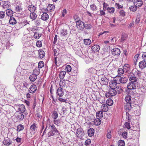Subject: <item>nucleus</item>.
<instances>
[{"label":"nucleus","instance_id":"9d476101","mask_svg":"<svg viewBox=\"0 0 146 146\" xmlns=\"http://www.w3.org/2000/svg\"><path fill=\"white\" fill-rule=\"evenodd\" d=\"M109 80L105 77H104L101 79V84L102 85H106L108 84Z\"/></svg>","mask_w":146,"mask_h":146},{"label":"nucleus","instance_id":"8fccbe9b","mask_svg":"<svg viewBox=\"0 0 146 146\" xmlns=\"http://www.w3.org/2000/svg\"><path fill=\"white\" fill-rule=\"evenodd\" d=\"M24 126L22 125H19L17 127V130L19 131H20L23 129Z\"/></svg>","mask_w":146,"mask_h":146},{"label":"nucleus","instance_id":"052dcab7","mask_svg":"<svg viewBox=\"0 0 146 146\" xmlns=\"http://www.w3.org/2000/svg\"><path fill=\"white\" fill-rule=\"evenodd\" d=\"M36 45L38 47H40L42 46V42L41 41L38 40L36 42Z\"/></svg>","mask_w":146,"mask_h":146},{"label":"nucleus","instance_id":"774afa93","mask_svg":"<svg viewBox=\"0 0 146 146\" xmlns=\"http://www.w3.org/2000/svg\"><path fill=\"white\" fill-rule=\"evenodd\" d=\"M142 57L144 60H146V52L143 53L142 54Z\"/></svg>","mask_w":146,"mask_h":146},{"label":"nucleus","instance_id":"aec40b11","mask_svg":"<svg viewBox=\"0 0 146 146\" xmlns=\"http://www.w3.org/2000/svg\"><path fill=\"white\" fill-rule=\"evenodd\" d=\"M129 80L131 82L134 83L135 82L137 81V78L134 75H132L129 76Z\"/></svg>","mask_w":146,"mask_h":146},{"label":"nucleus","instance_id":"1a4fd4ad","mask_svg":"<svg viewBox=\"0 0 146 146\" xmlns=\"http://www.w3.org/2000/svg\"><path fill=\"white\" fill-rule=\"evenodd\" d=\"M12 143V141L8 137L5 138L3 141V143L7 146L10 145Z\"/></svg>","mask_w":146,"mask_h":146},{"label":"nucleus","instance_id":"5fc2aeb1","mask_svg":"<svg viewBox=\"0 0 146 146\" xmlns=\"http://www.w3.org/2000/svg\"><path fill=\"white\" fill-rule=\"evenodd\" d=\"M107 3H104L103 4V10L104 11H106V10H107L108 8L109 7Z\"/></svg>","mask_w":146,"mask_h":146},{"label":"nucleus","instance_id":"f3484780","mask_svg":"<svg viewBox=\"0 0 146 146\" xmlns=\"http://www.w3.org/2000/svg\"><path fill=\"white\" fill-rule=\"evenodd\" d=\"M100 48V47L98 45H95L91 48L93 51L94 52H98Z\"/></svg>","mask_w":146,"mask_h":146},{"label":"nucleus","instance_id":"c9c22d12","mask_svg":"<svg viewBox=\"0 0 146 146\" xmlns=\"http://www.w3.org/2000/svg\"><path fill=\"white\" fill-rule=\"evenodd\" d=\"M94 122L95 124L96 125H99L101 123L100 118H97L96 119L94 120Z\"/></svg>","mask_w":146,"mask_h":146},{"label":"nucleus","instance_id":"4468645a","mask_svg":"<svg viewBox=\"0 0 146 146\" xmlns=\"http://www.w3.org/2000/svg\"><path fill=\"white\" fill-rule=\"evenodd\" d=\"M19 111H20L21 113H24L26 111V109L24 105L21 104L18 107Z\"/></svg>","mask_w":146,"mask_h":146},{"label":"nucleus","instance_id":"4c0bfd02","mask_svg":"<svg viewBox=\"0 0 146 146\" xmlns=\"http://www.w3.org/2000/svg\"><path fill=\"white\" fill-rule=\"evenodd\" d=\"M107 10L109 13H113L114 12L115 8L112 7H109L108 8Z\"/></svg>","mask_w":146,"mask_h":146},{"label":"nucleus","instance_id":"79ce46f5","mask_svg":"<svg viewBox=\"0 0 146 146\" xmlns=\"http://www.w3.org/2000/svg\"><path fill=\"white\" fill-rule=\"evenodd\" d=\"M121 83L123 84L125 83L128 80V79L127 77H121Z\"/></svg>","mask_w":146,"mask_h":146},{"label":"nucleus","instance_id":"49530a36","mask_svg":"<svg viewBox=\"0 0 146 146\" xmlns=\"http://www.w3.org/2000/svg\"><path fill=\"white\" fill-rule=\"evenodd\" d=\"M58 113L56 111H54L53 112L52 117L54 119H56L58 117Z\"/></svg>","mask_w":146,"mask_h":146},{"label":"nucleus","instance_id":"20e7f679","mask_svg":"<svg viewBox=\"0 0 146 146\" xmlns=\"http://www.w3.org/2000/svg\"><path fill=\"white\" fill-rule=\"evenodd\" d=\"M129 133L132 135L131 136H130V139H135L138 138L139 133L137 131L131 129L129 131Z\"/></svg>","mask_w":146,"mask_h":146},{"label":"nucleus","instance_id":"ea45409f","mask_svg":"<svg viewBox=\"0 0 146 146\" xmlns=\"http://www.w3.org/2000/svg\"><path fill=\"white\" fill-rule=\"evenodd\" d=\"M42 35V34H39L37 33H35L34 35V37L36 39H39Z\"/></svg>","mask_w":146,"mask_h":146},{"label":"nucleus","instance_id":"dca6fc26","mask_svg":"<svg viewBox=\"0 0 146 146\" xmlns=\"http://www.w3.org/2000/svg\"><path fill=\"white\" fill-rule=\"evenodd\" d=\"M28 9L29 11L32 12L35 11L36 10V8L34 5H31L28 6Z\"/></svg>","mask_w":146,"mask_h":146},{"label":"nucleus","instance_id":"58836bf2","mask_svg":"<svg viewBox=\"0 0 146 146\" xmlns=\"http://www.w3.org/2000/svg\"><path fill=\"white\" fill-rule=\"evenodd\" d=\"M125 72L123 69L119 68L117 72L119 76H121Z\"/></svg>","mask_w":146,"mask_h":146},{"label":"nucleus","instance_id":"e2e57ef3","mask_svg":"<svg viewBox=\"0 0 146 146\" xmlns=\"http://www.w3.org/2000/svg\"><path fill=\"white\" fill-rule=\"evenodd\" d=\"M60 119H54V123L57 125H58L60 123Z\"/></svg>","mask_w":146,"mask_h":146},{"label":"nucleus","instance_id":"c03bdc74","mask_svg":"<svg viewBox=\"0 0 146 146\" xmlns=\"http://www.w3.org/2000/svg\"><path fill=\"white\" fill-rule=\"evenodd\" d=\"M84 43L85 45H89L91 43V41L89 39H84Z\"/></svg>","mask_w":146,"mask_h":146},{"label":"nucleus","instance_id":"b1692460","mask_svg":"<svg viewBox=\"0 0 146 146\" xmlns=\"http://www.w3.org/2000/svg\"><path fill=\"white\" fill-rule=\"evenodd\" d=\"M101 109L103 112H106L108 110V106L106 104H103L101 106Z\"/></svg>","mask_w":146,"mask_h":146},{"label":"nucleus","instance_id":"393cba45","mask_svg":"<svg viewBox=\"0 0 146 146\" xmlns=\"http://www.w3.org/2000/svg\"><path fill=\"white\" fill-rule=\"evenodd\" d=\"M94 130L92 128H90L88 131V135L90 137H92L93 136L94 134Z\"/></svg>","mask_w":146,"mask_h":146},{"label":"nucleus","instance_id":"a19ab883","mask_svg":"<svg viewBox=\"0 0 146 146\" xmlns=\"http://www.w3.org/2000/svg\"><path fill=\"white\" fill-rule=\"evenodd\" d=\"M66 72L65 71H62L60 74V78L61 79H63L64 78L66 74Z\"/></svg>","mask_w":146,"mask_h":146},{"label":"nucleus","instance_id":"7c9ffc66","mask_svg":"<svg viewBox=\"0 0 146 146\" xmlns=\"http://www.w3.org/2000/svg\"><path fill=\"white\" fill-rule=\"evenodd\" d=\"M6 13L7 16L11 17L13 15V12L11 9H7Z\"/></svg>","mask_w":146,"mask_h":146},{"label":"nucleus","instance_id":"09e8293b","mask_svg":"<svg viewBox=\"0 0 146 146\" xmlns=\"http://www.w3.org/2000/svg\"><path fill=\"white\" fill-rule=\"evenodd\" d=\"M40 70L38 68H36L34 70V74H36V75L37 76L40 73Z\"/></svg>","mask_w":146,"mask_h":146},{"label":"nucleus","instance_id":"2f4dec72","mask_svg":"<svg viewBox=\"0 0 146 146\" xmlns=\"http://www.w3.org/2000/svg\"><path fill=\"white\" fill-rule=\"evenodd\" d=\"M2 6L3 8L7 9L9 8V6L7 2L3 1L2 2Z\"/></svg>","mask_w":146,"mask_h":146},{"label":"nucleus","instance_id":"bf43d9fd","mask_svg":"<svg viewBox=\"0 0 146 146\" xmlns=\"http://www.w3.org/2000/svg\"><path fill=\"white\" fill-rule=\"evenodd\" d=\"M5 12L0 11V19H3L5 16Z\"/></svg>","mask_w":146,"mask_h":146},{"label":"nucleus","instance_id":"bb28decb","mask_svg":"<svg viewBox=\"0 0 146 146\" xmlns=\"http://www.w3.org/2000/svg\"><path fill=\"white\" fill-rule=\"evenodd\" d=\"M80 88H81V90L84 91H91L92 89L91 88L85 87L83 85V86H80Z\"/></svg>","mask_w":146,"mask_h":146},{"label":"nucleus","instance_id":"338daca9","mask_svg":"<svg viewBox=\"0 0 146 146\" xmlns=\"http://www.w3.org/2000/svg\"><path fill=\"white\" fill-rule=\"evenodd\" d=\"M35 25L36 26H38L40 24V19H37L35 21Z\"/></svg>","mask_w":146,"mask_h":146},{"label":"nucleus","instance_id":"c756f323","mask_svg":"<svg viewBox=\"0 0 146 146\" xmlns=\"http://www.w3.org/2000/svg\"><path fill=\"white\" fill-rule=\"evenodd\" d=\"M15 10L17 12H20L22 11L21 7V4L20 3L19 5H17L15 8Z\"/></svg>","mask_w":146,"mask_h":146},{"label":"nucleus","instance_id":"603ef678","mask_svg":"<svg viewBox=\"0 0 146 146\" xmlns=\"http://www.w3.org/2000/svg\"><path fill=\"white\" fill-rule=\"evenodd\" d=\"M132 111V109H131V110L129 112H128L127 113H126V114L127 115V119H128V122H130V117L131 115V111ZM126 113H127V112H126Z\"/></svg>","mask_w":146,"mask_h":146},{"label":"nucleus","instance_id":"c85d7f7f","mask_svg":"<svg viewBox=\"0 0 146 146\" xmlns=\"http://www.w3.org/2000/svg\"><path fill=\"white\" fill-rule=\"evenodd\" d=\"M29 78L31 81L34 82L37 78V76L33 74L30 76Z\"/></svg>","mask_w":146,"mask_h":146},{"label":"nucleus","instance_id":"de8ad7c7","mask_svg":"<svg viewBox=\"0 0 146 146\" xmlns=\"http://www.w3.org/2000/svg\"><path fill=\"white\" fill-rule=\"evenodd\" d=\"M124 141L122 140H120L118 142V144L119 146H124Z\"/></svg>","mask_w":146,"mask_h":146},{"label":"nucleus","instance_id":"39448f33","mask_svg":"<svg viewBox=\"0 0 146 146\" xmlns=\"http://www.w3.org/2000/svg\"><path fill=\"white\" fill-rule=\"evenodd\" d=\"M76 26L79 29L82 31L83 30L85 27L84 23L81 21H79L77 22Z\"/></svg>","mask_w":146,"mask_h":146},{"label":"nucleus","instance_id":"e433bc0d","mask_svg":"<svg viewBox=\"0 0 146 146\" xmlns=\"http://www.w3.org/2000/svg\"><path fill=\"white\" fill-rule=\"evenodd\" d=\"M45 54V52L41 50L39 51V57L40 58H43Z\"/></svg>","mask_w":146,"mask_h":146},{"label":"nucleus","instance_id":"6e6d98bb","mask_svg":"<svg viewBox=\"0 0 146 146\" xmlns=\"http://www.w3.org/2000/svg\"><path fill=\"white\" fill-rule=\"evenodd\" d=\"M66 70L68 72H70L72 70V68L69 65H67L66 66Z\"/></svg>","mask_w":146,"mask_h":146},{"label":"nucleus","instance_id":"4d7b16f0","mask_svg":"<svg viewBox=\"0 0 146 146\" xmlns=\"http://www.w3.org/2000/svg\"><path fill=\"white\" fill-rule=\"evenodd\" d=\"M44 66V62L43 61H40L38 64V68H42Z\"/></svg>","mask_w":146,"mask_h":146},{"label":"nucleus","instance_id":"f8f14e48","mask_svg":"<svg viewBox=\"0 0 146 146\" xmlns=\"http://www.w3.org/2000/svg\"><path fill=\"white\" fill-rule=\"evenodd\" d=\"M113 80L117 84H119L121 83V77L120 76H117L113 78Z\"/></svg>","mask_w":146,"mask_h":146},{"label":"nucleus","instance_id":"f257e3e1","mask_svg":"<svg viewBox=\"0 0 146 146\" xmlns=\"http://www.w3.org/2000/svg\"><path fill=\"white\" fill-rule=\"evenodd\" d=\"M48 129L49 130L48 134V137L55 135L57 133L59 132L57 129L52 123L49 124Z\"/></svg>","mask_w":146,"mask_h":146},{"label":"nucleus","instance_id":"473e14b6","mask_svg":"<svg viewBox=\"0 0 146 146\" xmlns=\"http://www.w3.org/2000/svg\"><path fill=\"white\" fill-rule=\"evenodd\" d=\"M37 88L36 86L35 85L33 84L30 87L29 91H36V90Z\"/></svg>","mask_w":146,"mask_h":146},{"label":"nucleus","instance_id":"a211bd4d","mask_svg":"<svg viewBox=\"0 0 146 146\" xmlns=\"http://www.w3.org/2000/svg\"><path fill=\"white\" fill-rule=\"evenodd\" d=\"M117 94V92H108L106 94L107 97H110L115 95Z\"/></svg>","mask_w":146,"mask_h":146},{"label":"nucleus","instance_id":"72a5a7b5","mask_svg":"<svg viewBox=\"0 0 146 146\" xmlns=\"http://www.w3.org/2000/svg\"><path fill=\"white\" fill-rule=\"evenodd\" d=\"M9 22L11 24L14 25L16 23L17 21L15 19L12 17H10Z\"/></svg>","mask_w":146,"mask_h":146},{"label":"nucleus","instance_id":"37998d69","mask_svg":"<svg viewBox=\"0 0 146 146\" xmlns=\"http://www.w3.org/2000/svg\"><path fill=\"white\" fill-rule=\"evenodd\" d=\"M107 104L109 106H111L113 104V102L112 100L109 99L106 101Z\"/></svg>","mask_w":146,"mask_h":146},{"label":"nucleus","instance_id":"0e129e2a","mask_svg":"<svg viewBox=\"0 0 146 146\" xmlns=\"http://www.w3.org/2000/svg\"><path fill=\"white\" fill-rule=\"evenodd\" d=\"M125 127L128 129H130L131 127L129 123L127 122H126L125 124Z\"/></svg>","mask_w":146,"mask_h":146},{"label":"nucleus","instance_id":"4be33fe9","mask_svg":"<svg viewBox=\"0 0 146 146\" xmlns=\"http://www.w3.org/2000/svg\"><path fill=\"white\" fill-rule=\"evenodd\" d=\"M48 15L46 13H43L41 16V19L43 21H46L49 18Z\"/></svg>","mask_w":146,"mask_h":146},{"label":"nucleus","instance_id":"423d86ee","mask_svg":"<svg viewBox=\"0 0 146 146\" xmlns=\"http://www.w3.org/2000/svg\"><path fill=\"white\" fill-rule=\"evenodd\" d=\"M77 137L79 138H82L84 135V132L81 128L78 129L76 132Z\"/></svg>","mask_w":146,"mask_h":146},{"label":"nucleus","instance_id":"a18cd8bd","mask_svg":"<svg viewBox=\"0 0 146 146\" xmlns=\"http://www.w3.org/2000/svg\"><path fill=\"white\" fill-rule=\"evenodd\" d=\"M90 7L91 9L94 11H95L97 9V7L94 4L91 5Z\"/></svg>","mask_w":146,"mask_h":146},{"label":"nucleus","instance_id":"f03ea898","mask_svg":"<svg viewBox=\"0 0 146 146\" xmlns=\"http://www.w3.org/2000/svg\"><path fill=\"white\" fill-rule=\"evenodd\" d=\"M125 100L127 102L125 107V109L126 110L127 113L128 112L131 110L132 109L131 103L129 102L131 100V96L129 95L126 96Z\"/></svg>","mask_w":146,"mask_h":146},{"label":"nucleus","instance_id":"864d4df0","mask_svg":"<svg viewBox=\"0 0 146 146\" xmlns=\"http://www.w3.org/2000/svg\"><path fill=\"white\" fill-rule=\"evenodd\" d=\"M84 27L85 29H90L92 27V26L90 24H84Z\"/></svg>","mask_w":146,"mask_h":146},{"label":"nucleus","instance_id":"7ed1b4c3","mask_svg":"<svg viewBox=\"0 0 146 146\" xmlns=\"http://www.w3.org/2000/svg\"><path fill=\"white\" fill-rule=\"evenodd\" d=\"M117 84L113 80H111L110 83V88L115 91H120L122 90V88L117 86Z\"/></svg>","mask_w":146,"mask_h":146},{"label":"nucleus","instance_id":"0eeeda50","mask_svg":"<svg viewBox=\"0 0 146 146\" xmlns=\"http://www.w3.org/2000/svg\"><path fill=\"white\" fill-rule=\"evenodd\" d=\"M133 3L134 6L139 8L142 6L143 2L142 0H134Z\"/></svg>","mask_w":146,"mask_h":146},{"label":"nucleus","instance_id":"f704fd0d","mask_svg":"<svg viewBox=\"0 0 146 146\" xmlns=\"http://www.w3.org/2000/svg\"><path fill=\"white\" fill-rule=\"evenodd\" d=\"M103 113L102 111H99L97 112L96 113V116L97 118L100 119L103 117Z\"/></svg>","mask_w":146,"mask_h":146},{"label":"nucleus","instance_id":"6e6552de","mask_svg":"<svg viewBox=\"0 0 146 146\" xmlns=\"http://www.w3.org/2000/svg\"><path fill=\"white\" fill-rule=\"evenodd\" d=\"M112 54L113 55H119L120 53V50L117 48H114L111 50Z\"/></svg>","mask_w":146,"mask_h":146},{"label":"nucleus","instance_id":"cd10ccee","mask_svg":"<svg viewBox=\"0 0 146 146\" xmlns=\"http://www.w3.org/2000/svg\"><path fill=\"white\" fill-rule=\"evenodd\" d=\"M30 17V18L32 19V20L33 21L35 20L36 19L37 17V15L36 13L33 12H32L31 13Z\"/></svg>","mask_w":146,"mask_h":146},{"label":"nucleus","instance_id":"9b49d317","mask_svg":"<svg viewBox=\"0 0 146 146\" xmlns=\"http://www.w3.org/2000/svg\"><path fill=\"white\" fill-rule=\"evenodd\" d=\"M127 88L129 90L135 89L136 86L134 83L130 82L127 85Z\"/></svg>","mask_w":146,"mask_h":146},{"label":"nucleus","instance_id":"ddd939ff","mask_svg":"<svg viewBox=\"0 0 146 146\" xmlns=\"http://www.w3.org/2000/svg\"><path fill=\"white\" fill-rule=\"evenodd\" d=\"M140 68L142 69L146 66V63L145 60H143L140 62L139 64Z\"/></svg>","mask_w":146,"mask_h":146},{"label":"nucleus","instance_id":"a878e982","mask_svg":"<svg viewBox=\"0 0 146 146\" xmlns=\"http://www.w3.org/2000/svg\"><path fill=\"white\" fill-rule=\"evenodd\" d=\"M67 35V31L66 30L64 29H62L60 33V36L62 38L64 37H66Z\"/></svg>","mask_w":146,"mask_h":146},{"label":"nucleus","instance_id":"13d9d810","mask_svg":"<svg viewBox=\"0 0 146 146\" xmlns=\"http://www.w3.org/2000/svg\"><path fill=\"white\" fill-rule=\"evenodd\" d=\"M119 13L120 15L123 17H124L125 15V13L123 10L120 11H119Z\"/></svg>","mask_w":146,"mask_h":146},{"label":"nucleus","instance_id":"680f3d73","mask_svg":"<svg viewBox=\"0 0 146 146\" xmlns=\"http://www.w3.org/2000/svg\"><path fill=\"white\" fill-rule=\"evenodd\" d=\"M115 6L116 8L120 9L121 8H122L123 7L122 5H119V4L116 3L115 4Z\"/></svg>","mask_w":146,"mask_h":146},{"label":"nucleus","instance_id":"2eb2a0df","mask_svg":"<svg viewBox=\"0 0 146 146\" xmlns=\"http://www.w3.org/2000/svg\"><path fill=\"white\" fill-rule=\"evenodd\" d=\"M37 125L35 123H33L31 126L30 130L32 131L35 133L37 131Z\"/></svg>","mask_w":146,"mask_h":146},{"label":"nucleus","instance_id":"412c9836","mask_svg":"<svg viewBox=\"0 0 146 146\" xmlns=\"http://www.w3.org/2000/svg\"><path fill=\"white\" fill-rule=\"evenodd\" d=\"M16 118L18 121H21L24 118V115L22 113H20L16 117Z\"/></svg>","mask_w":146,"mask_h":146},{"label":"nucleus","instance_id":"3c124183","mask_svg":"<svg viewBox=\"0 0 146 146\" xmlns=\"http://www.w3.org/2000/svg\"><path fill=\"white\" fill-rule=\"evenodd\" d=\"M137 7H136V6H131L129 7V9L131 11H133V12H135L136 11L137 9Z\"/></svg>","mask_w":146,"mask_h":146},{"label":"nucleus","instance_id":"69168bd1","mask_svg":"<svg viewBox=\"0 0 146 146\" xmlns=\"http://www.w3.org/2000/svg\"><path fill=\"white\" fill-rule=\"evenodd\" d=\"M91 140L90 139L86 140L85 142V145L86 146L89 145L91 143Z\"/></svg>","mask_w":146,"mask_h":146},{"label":"nucleus","instance_id":"6ab92c4d","mask_svg":"<svg viewBox=\"0 0 146 146\" xmlns=\"http://www.w3.org/2000/svg\"><path fill=\"white\" fill-rule=\"evenodd\" d=\"M54 9V6L53 4H49L47 6L46 10L48 11L51 12Z\"/></svg>","mask_w":146,"mask_h":146},{"label":"nucleus","instance_id":"5701e85b","mask_svg":"<svg viewBox=\"0 0 146 146\" xmlns=\"http://www.w3.org/2000/svg\"><path fill=\"white\" fill-rule=\"evenodd\" d=\"M123 69L125 71V72H127L129 71L130 69V66L128 64H125L123 67Z\"/></svg>","mask_w":146,"mask_h":146}]
</instances>
